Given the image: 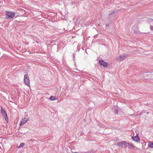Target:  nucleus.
I'll list each match as a JSON object with an SVG mask.
<instances>
[{"label":"nucleus","instance_id":"1","mask_svg":"<svg viewBox=\"0 0 153 153\" xmlns=\"http://www.w3.org/2000/svg\"><path fill=\"white\" fill-rule=\"evenodd\" d=\"M24 82L25 84L28 86L30 85V81L28 75L25 74L24 76Z\"/></svg>","mask_w":153,"mask_h":153},{"label":"nucleus","instance_id":"2","mask_svg":"<svg viewBox=\"0 0 153 153\" xmlns=\"http://www.w3.org/2000/svg\"><path fill=\"white\" fill-rule=\"evenodd\" d=\"M6 15L7 16V18L11 19L13 17L15 16V13L13 12L6 11Z\"/></svg>","mask_w":153,"mask_h":153},{"label":"nucleus","instance_id":"3","mask_svg":"<svg viewBox=\"0 0 153 153\" xmlns=\"http://www.w3.org/2000/svg\"><path fill=\"white\" fill-rule=\"evenodd\" d=\"M126 58V56L125 54H121L117 58V60L121 61Z\"/></svg>","mask_w":153,"mask_h":153},{"label":"nucleus","instance_id":"4","mask_svg":"<svg viewBox=\"0 0 153 153\" xmlns=\"http://www.w3.org/2000/svg\"><path fill=\"white\" fill-rule=\"evenodd\" d=\"M99 63L101 65L104 67H107L108 66V64L107 62H104L103 60L101 59L99 61Z\"/></svg>","mask_w":153,"mask_h":153},{"label":"nucleus","instance_id":"5","mask_svg":"<svg viewBox=\"0 0 153 153\" xmlns=\"http://www.w3.org/2000/svg\"><path fill=\"white\" fill-rule=\"evenodd\" d=\"M133 144L132 143H130L126 142L125 144V146H124V147L125 148H128L130 149H131Z\"/></svg>","mask_w":153,"mask_h":153},{"label":"nucleus","instance_id":"6","mask_svg":"<svg viewBox=\"0 0 153 153\" xmlns=\"http://www.w3.org/2000/svg\"><path fill=\"white\" fill-rule=\"evenodd\" d=\"M131 138L133 141L136 142H139L140 141V139L137 134L135 137H132Z\"/></svg>","mask_w":153,"mask_h":153},{"label":"nucleus","instance_id":"7","mask_svg":"<svg viewBox=\"0 0 153 153\" xmlns=\"http://www.w3.org/2000/svg\"><path fill=\"white\" fill-rule=\"evenodd\" d=\"M29 120V119L27 118H23L22 121L21 122V123L19 125L20 126H21L22 125L26 123V122H27Z\"/></svg>","mask_w":153,"mask_h":153},{"label":"nucleus","instance_id":"8","mask_svg":"<svg viewBox=\"0 0 153 153\" xmlns=\"http://www.w3.org/2000/svg\"><path fill=\"white\" fill-rule=\"evenodd\" d=\"M126 141H120L118 142L117 143L116 145L118 146H119L120 147H123V146H125V144L126 143Z\"/></svg>","mask_w":153,"mask_h":153},{"label":"nucleus","instance_id":"9","mask_svg":"<svg viewBox=\"0 0 153 153\" xmlns=\"http://www.w3.org/2000/svg\"><path fill=\"white\" fill-rule=\"evenodd\" d=\"M2 114L5 120L7 121H8V119L7 117V115L6 112H5L4 113H2Z\"/></svg>","mask_w":153,"mask_h":153},{"label":"nucleus","instance_id":"10","mask_svg":"<svg viewBox=\"0 0 153 153\" xmlns=\"http://www.w3.org/2000/svg\"><path fill=\"white\" fill-rule=\"evenodd\" d=\"M49 99L51 101H53L56 100L57 99V98L55 96H51L49 97Z\"/></svg>","mask_w":153,"mask_h":153},{"label":"nucleus","instance_id":"11","mask_svg":"<svg viewBox=\"0 0 153 153\" xmlns=\"http://www.w3.org/2000/svg\"><path fill=\"white\" fill-rule=\"evenodd\" d=\"M149 146L151 148H153V142H149L148 143Z\"/></svg>","mask_w":153,"mask_h":153},{"label":"nucleus","instance_id":"12","mask_svg":"<svg viewBox=\"0 0 153 153\" xmlns=\"http://www.w3.org/2000/svg\"><path fill=\"white\" fill-rule=\"evenodd\" d=\"M25 143H21L19 146V147H18V148H21L23 146H24L25 145Z\"/></svg>","mask_w":153,"mask_h":153},{"label":"nucleus","instance_id":"13","mask_svg":"<svg viewBox=\"0 0 153 153\" xmlns=\"http://www.w3.org/2000/svg\"><path fill=\"white\" fill-rule=\"evenodd\" d=\"M114 11H113L110 12L108 14L109 17H112V16L114 14Z\"/></svg>","mask_w":153,"mask_h":153},{"label":"nucleus","instance_id":"14","mask_svg":"<svg viewBox=\"0 0 153 153\" xmlns=\"http://www.w3.org/2000/svg\"><path fill=\"white\" fill-rule=\"evenodd\" d=\"M148 75L151 77V79H153V72L149 74Z\"/></svg>","mask_w":153,"mask_h":153},{"label":"nucleus","instance_id":"15","mask_svg":"<svg viewBox=\"0 0 153 153\" xmlns=\"http://www.w3.org/2000/svg\"><path fill=\"white\" fill-rule=\"evenodd\" d=\"M1 111L2 114L6 112L5 110L1 107Z\"/></svg>","mask_w":153,"mask_h":153},{"label":"nucleus","instance_id":"16","mask_svg":"<svg viewBox=\"0 0 153 153\" xmlns=\"http://www.w3.org/2000/svg\"><path fill=\"white\" fill-rule=\"evenodd\" d=\"M132 148L133 149H137V147L136 146H134V145L133 144V145H132Z\"/></svg>","mask_w":153,"mask_h":153},{"label":"nucleus","instance_id":"17","mask_svg":"<svg viewBox=\"0 0 153 153\" xmlns=\"http://www.w3.org/2000/svg\"><path fill=\"white\" fill-rule=\"evenodd\" d=\"M115 113L116 114H118V111L117 110H115Z\"/></svg>","mask_w":153,"mask_h":153},{"label":"nucleus","instance_id":"18","mask_svg":"<svg viewBox=\"0 0 153 153\" xmlns=\"http://www.w3.org/2000/svg\"><path fill=\"white\" fill-rule=\"evenodd\" d=\"M151 29L152 30H153V27H151Z\"/></svg>","mask_w":153,"mask_h":153},{"label":"nucleus","instance_id":"19","mask_svg":"<svg viewBox=\"0 0 153 153\" xmlns=\"http://www.w3.org/2000/svg\"><path fill=\"white\" fill-rule=\"evenodd\" d=\"M149 112H147V114H149Z\"/></svg>","mask_w":153,"mask_h":153},{"label":"nucleus","instance_id":"20","mask_svg":"<svg viewBox=\"0 0 153 153\" xmlns=\"http://www.w3.org/2000/svg\"><path fill=\"white\" fill-rule=\"evenodd\" d=\"M146 74H144V75L145 76L146 75Z\"/></svg>","mask_w":153,"mask_h":153}]
</instances>
